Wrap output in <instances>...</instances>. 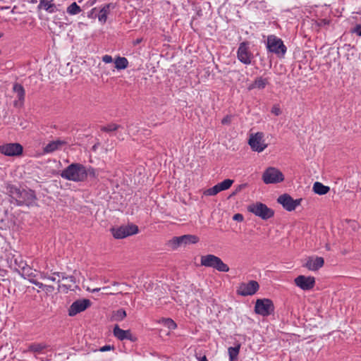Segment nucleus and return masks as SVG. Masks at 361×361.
Here are the masks:
<instances>
[{
	"label": "nucleus",
	"mask_w": 361,
	"mask_h": 361,
	"mask_svg": "<svg viewBox=\"0 0 361 361\" xmlns=\"http://www.w3.org/2000/svg\"><path fill=\"white\" fill-rule=\"evenodd\" d=\"M62 178L74 181H85L88 176L96 178L97 171L92 167L87 168L80 164H72L66 168L61 173Z\"/></svg>",
	"instance_id": "nucleus-1"
},
{
	"label": "nucleus",
	"mask_w": 361,
	"mask_h": 361,
	"mask_svg": "<svg viewBox=\"0 0 361 361\" xmlns=\"http://www.w3.org/2000/svg\"><path fill=\"white\" fill-rule=\"evenodd\" d=\"M200 264L205 267L212 268L220 272H228L229 271V267L220 257L212 254L202 255L200 257Z\"/></svg>",
	"instance_id": "nucleus-2"
},
{
	"label": "nucleus",
	"mask_w": 361,
	"mask_h": 361,
	"mask_svg": "<svg viewBox=\"0 0 361 361\" xmlns=\"http://www.w3.org/2000/svg\"><path fill=\"white\" fill-rule=\"evenodd\" d=\"M266 47L269 52L275 54L279 57H283L287 51L283 40L274 35L267 37Z\"/></svg>",
	"instance_id": "nucleus-3"
},
{
	"label": "nucleus",
	"mask_w": 361,
	"mask_h": 361,
	"mask_svg": "<svg viewBox=\"0 0 361 361\" xmlns=\"http://www.w3.org/2000/svg\"><path fill=\"white\" fill-rule=\"evenodd\" d=\"M247 210L262 220L269 219L274 215V211L272 209L259 202L250 204L247 207Z\"/></svg>",
	"instance_id": "nucleus-4"
},
{
	"label": "nucleus",
	"mask_w": 361,
	"mask_h": 361,
	"mask_svg": "<svg viewBox=\"0 0 361 361\" xmlns=\"http://www.w3.org/2000/svg\"><path fill=\"white\" fill-rule=\"evenodd\" d=\"M262 180L265 184H276L283 181L284 176L279 169L269 167L264 171Z\"/></svg>",
	"instance_id": "nucleus-5"
},
{
	"label": "nucleus",
	"mask_w": 361,
	"mask_h": 361,
	"mask_svg": "<svg viewBox=\"0 0 361 361\" xmlns=\"http://www.w3.org/2000/svg\"><path fill=\"white\" fill-rule=\"evenodd\" d=\"M274 311L273 302L268 298L257 299L255 305V312L256 314L263 317L271 314Z\"/></svg>",
	"instance_id": "nucleus-6"
},
{
	"label": "nucleus",
	"mask_w": 361,
	"mask_h": 361,
	"mask_svg": "<svg viewBox=\"0 0 361 361\" xmlns=\"http://www.w3.org/2000/svg\"><path fill=\"white\" fill-rule=\"evenodd\" d=\"M264 137V135L262 132H257L250 135L248 144L252 151L259 153L267 147Z\"/></svg>",
	"instance_id": "nucleus-7"
},
{
	"label": "nucleus",
	"mask_w": 361,
	"mask_h": 361,
	"mask_svg": "<svg viewBox=\"0 0 361 361\" xmlns=\"http://www.w3.org/2000/svg\"><path fill=\"white\" fill-rule=\"evenodd\" d=\"M137 232L138 228L134 224H128L111 229L112 235L117 239H121L129 235H135L137 233Z\"/></svg>",
	"instance_id": "nucleus-8"
},
{
	"label": "nucleus",
	"mask_w": 361,
	"mask_h": 361,
	"mask_svg": "<svg viewBox=\"0 0 361 361\" xmlns=\"http://www.w3.org/2000/svg\"><path fill=\"white\" fill-rule=\"evenodd\" d=\"M259 285L256 281H250L247 283L243 282L239 284L237 288V294L241 296H248L255 295L259 290Z\"/></svg>",
	"instance_id": "nucleus-9"
},
{
	"label": "nucleus",
	"mask_w": 361,
	"mask_h": 361,
	"mask_svg": "<svg viewBox=\"0 0 361 361\" xmlns=\"http://www.w3.org/2000/svg\"><path fill=\"white\" fill-rule=\"evenodd\" d=\"M237 58L245 65L251 64L253 54L250 50L248 42H243L239 44L237 50Z\"/></svg>",
	"instance_id": "nucleus-10"
},
{
	"label": "nucleus",
	"mask_w": 361,
	"mask_h": 361,
	"mask_svg": "<svg viewBox=\"0 0 361 361\" xmlns=\"http://www.w3.org/2000/svg\"><path fill=\"white\" fill-rule=\"evenodd\" d=\"M92 305V302L89 299L82 298L74 301L69 307L68 312L70 317L84 312Z\"/></svg>",
	"instance_id": "nucleus-11"
},
{
	"label": "nucleus",
	"mask_w": 361,
	"mask_h": 361,
	"mask_svg": "<svg viewBox=\"0 0 361 361\" xmlns=\"http://www.w3.org/2000/svg\"><path fill=\"white\" fill-rule=\"evenodd\" d=\"M277 202L281 204L286 211L292 212L301 204L302 199L294 200L288 194H283L278 197Z\"/></svg>",
	"instance_id": "nucleus-12"
},
{
	"label": "nucleus",
	"mask_w": 361,
	"mask_h": 361,
	"mask_svg": "<svg viewBox=\"0 0 361 361\" xmlns=\"http://www.w3.org/2000/svg\"><path fill=\"white\" fill-rule=\"evenodd\" d=\"M23 146L19 143H6L0 145V152L8 157H16L22 154Z\"/></svg>",
	"instance_id": "nucleus-13"
},
{
	"label": "nucleus",
	"mask_w": 361,
	"mask_h": 361,
	"mask_svg": "<svg viewBox=\"0 0 361 361\" xmlns=\"http://www.w3.org/2000/svg\"><path fill=\"white\" fill-rule=\"evenodd\" d=\"M314 278L311 276L300 275L295 279V285L304 290L312 288L314 286Z\"/></svg>",
	"instance_id": "nucleus-14"
},
{
	"label": "nucleus",
	"mask_w": 361,
	"mask_h": 361,
	"mask_svg": "<svg viewBox=\"0 0 361 361\" xmlns=\"http://www.w3.org/2000/svg\"><path fill=\"white\" fill-rule=\"evenodd\" d=\"M37 8L43 9L49 13H54L61 10V6L54 0H39Z\"/></svg>",
	"instance_id": "nucleus-15"
},
{
	"label": "nucleus",
	"mask_w": 361,
	"mask_h": 361,
	"mask_svg": "<svg viewBox=\"0 0 361 361\" xmlns=\"http://www.w3.org/2000/svg\"><path fill=\"white\" fill-rule=\"evenodd\" d=\"M13 93L16 99L14 101L15 106H22L25 100V90L22 85L14 84L13 87Z\"/></svg>",
	"instance_id": "nucleus-16"
},
{
	"label": "nucleus",
	"mask_w": 361,
	"mask_h": 361,
	"mask_svg": "<svg viewBox=\"0 0 361 361\" xmlns=\"http://www.w3.org/2000/svg\"><path fill=\"white\" fill-rule=\"evenodd\" d=\"M114 335L119 340L123 341L125 339L135 341L136 338L131 334L130 330H123L116 326L114 329Z\"/></svg>",
	"instance_id": "nucleus-17"
},
{
	"label": "nucleus",
	"mask_w": 361,
	"mask_h": 361,
	"mask_svg": "<svg viewBox=\"0 0 361 361\" xmlns=\"http://www.w3.org/2000/svg\"><path fill=\"white\" fill-rule=\"evenodd\" d=\"M324 259L321 257H310L306 263L305 267L311 271H317L324 265Z\"/></svg>",
	"instance_id": "nucleus-18"
},
{
	"label": "nucleus",
	"mask_w": 361,
	"mask_h": 361,
	"mask_svg": "<svg viewBox=\"0 0 361 361\" xmlns=\"http://www.w3.org/2000/svg\"><path fill=\"white\" fill-rule=\"evenodd\" d=\"M113 8L114 6L111 4H106L101 8L98 15V20L101 23L104 24L106 22L110 10Z\"/></svg>",
	"instance_id": "nucleus-19"
},
{
	"label": "nucleus",
	"mask_w": 361,
	"mask_h": 361,
	"mask_svg": "<svg viewBox=\"0 0 361 361\" xmlns=\"http://www.w3.org/2000/svg\"><path fill=\"white\" fill-rule=\"evenodd\" d=\"M64 145L65 142L59 140L52 141L46 145L44 151L46 153H51L57 149H61Z\"/></svg>",
	"instance_id": "nucleus-20"
},
{
	"label": "nucleus",
	"mask_w": 361,
	"mask_h": 361,
	"mask_svg": "<svg viewBox=\"0 0 361 361\" xmlns=\"http://www.w3.org/2000/svg\"><path fill=\"white\" fill-rule=\"evenodd\" d=\"M240 350V344H237L234 347H229L228 348V354L229 361H238V355Z\"/></svg>",
	"instance_id": "nucleus-21"
},
{
	"label": "nucleus",
	"mask_w": 361,
	"mask_h": 361,
	"mask_svg": "<svg viewBox=\"0 0 361 361\" xmlns=\"http://www.w3.org/2000/svg\"><path fill=\"white\" fill-rule=\"evenodd\" d=\"M312 189L314 193L320 195L326 194L330 190L329 186H326L319 182H315Z\"/></svg>",
	"instance_id": "nucleus-22"
},
{
	"label": "nucleus",
	"mask_w": 361,
	"mask_h": 361,
	"mask_svg": "<svg viewBox=\"0 0 361 361\" xmlns=\"http://www.w3.org/2000/svg\"><path fill=\"white\" fill-rule=\"evenodd\" d=\"M267 79L259 77L257 78L254 82L250 86V89L257 88L262 90L267 86Z\"/></svg>",
	"instance_id": "nucleus-23"
},
{
	"label": "nucleus",
	"mask_w": 361,
	"mask_h": 361,
	"mask_svg": "<svg viewBox=\"0 0 361 361\" xmlns=\"http://www.w3.org/2000/svg\"><path fill=\"white\" fill-rule=\"evenodd\" d=\"M199 240L200 238L195 235H182V244L184 245L196 244Z\"/></svg>",
	"instance_id": "nucleus-24"
},
{
	"label": "nucleus",
	"mask_w": 361,
	"mask_h": 361,
	"mask_svg": "<svg viewBox=\"0 0 361 361\" xmlns=\"http://www.w3.org/2000/svg\"><path fill=\"white\" fill-rule=\"evenodd\" d=\"M115 67L118 70H123L128 67V61L126 58L118 56L114 60Z\"/></svg>",
	"instance_id": "nucleus-25"
},
{
	"label": "nucleus",
	"mask_w": 361,
	"mask_h": 361,
	"mask_svg": "<svg viewBox=\"0 0 361 361\" xmlns=\"http://www.w3.org/2000/svg\"><path fill=\"white\" fill-rule=\"evenodd\" d=\"M158 322L169 330H173L177 327V324L173 320L169 318H162L159 319Z\"/></svg>",
	"instance_id": "nucleus-26"
},
{
	"label": "nucleus",
	"mask_w": 361,
	"mask_h": 361,
	"mask_svg": "<svg viewBox=\"0 0 361 361\" xmlns=\"http://www.w3.org/2000/svg\"><path fill=\"white\" fill-rule=\"evenodd\" d=\"M126 317V312L123 309L114 311L112 314V319L114 321H122Z\"/></svg>",
	"instance_id": "nucleus-27"
},
{
	"label": "nucleus",
	"mask_w": 361,
	"mask_h": 361,
	"mask_svg": "<svg viewBox=\"0 0 361 361\" xmlns=\"http://www.w3.org/2000/svg\"><path fill=\"white\" fill-rule=\"evenodd\" d=\"M80 7L75 3H72L67 8V13L69 15L73 16L77 15L81 12Z\"/></svg>",
	"instance_id": "nucleus-28"
},
{
	"label": "nucleus",
	"mask_w": 361,
	"mask_h": 361,
	"mask_svg": "<svg viewBox=\"0 0 361 361\" xmlns=\"http://www.w3.org/2000/svg\"><path fill=\"white\" fill-rule=\"evenodd\" d=\"M233 183V180L231 179H225L222 182L217 184L219 190L221 191L226 190L231 188L232 184Z\"/></svg>",
	"instance_id": "nucleus-29"
},
{
	"label": "nucleus",
	"mask_w": 361,
	"mask_h": 361,
	"mask_svg": "<svg viewBox=\"0 0 361 361\" xmlns=\"http://www.w3.org/2000/svg\"><path fill=\"white\" fill-rule=\"evenodd\" d=\"M180 245V238L174 237L167 243V246L171 250L177 249Z\"/></svg>",
	"instance_id": "nucleus-30"
},
{
	"label": "nucleus",
	"mask_w": 361,
	"mask_h": 361,
	"mask_svg": "<svg viewBox=\"0 0 361 361\" xmlns=\"http://www.w3.org/2000/svg\"><path fill=\"white\" fill-rule=\"evenodd\" d=\"M220 192H221V190H219V188L218 187V185L216 184L214 186L205 190L203 192V194L205 196H214V195H216V194H218Z\"/></svg>",
	"instance_id": "nucleus-31"
},
{
	"label": "nucleus",
	"mask_w": 361,
	"mask_h": 361,
	"mask_svg": "<svg viewBox=\"0 0 361 361\" xmlns=\"http://www.w3.org/2000/svg\"><path fill=\"white\" fill-rule=\"evenodd\" d=\"M58 292L66 293L69 290L72 288V286L69 283H60V280H58Z\"/></svg>",
	"instance_id": "nucleus-32"
},
{
	"label": "nucleus",
	"mask_w": 361,
	"mask_h": 361,
	"mask_svg": "<svg viewBox=\"0 0 361 361\" xmlns=\"http://www.w3.org/2000/svg\"><path fill=\"white\" fill-rule=\"evenodd\" d=\"M9 192L11 193V195L13 196L15 198L20 197L21 196V192L20 190L17 188L16 187L11 186L9 188Z\"/></svg>",
	"instance_id": "nucleus-33"
},
{
	"label": "nucleus",
	"mask_w": 361,
	"mask_h": 361,
	"mask_svg": "<svg viewBox=\"0 0 361 361\" xmlns=\"http://www.w3.org/2000/svg\"><path fill=\"white\" fill-rule=\"evenodd\" d=\"M271 112L275 116H279L282 112L280 105L278 104H274L271 109Z\"/></svg>",
	"instance_id": "nucleus-34"
},
{
	"label": "nucleus",
	"mask_w": 361,
	"mask_h": 361,
	"mask_svg": "<svg viewBox=\"0 0 361 361\" xmlns=\"http://www.w3.org/2000/svg\"><path fill=\"white\" fill-rule=\"evenodd\" d=\"M61 279H62V280H66L68 282L72 283L73 284H75L77 282L75 276H66L63 274H62Z\"/></svg>",
	"instance_id": "nucleus-35"
},
{
	"label": "nucleus",
	"mask_w": 361,
	"mask_h": 361,
	"mask_svg": "<svg viewBox=\"0 0 361 361\" xmlns=\"http://www.w3.org/2000/svg\"><path fill=\"white\" fill-rule=\"evenodd\" d=\"M61 276H62V273H60V272H54L52 274L51 276H49L48 278H47V280H49V281H56L57 280V277L58 278H61Z\"/></svg>",
	"instance_id": "nucleus-36"
},
{
	"label": "nucleus",
	"mask_w": 361,
	"mask_h": 361,
	"mask_svg": "<svg viewBox=\"0 0 361 361\" xmlns=\"http://www.w3.org/2000/svg\"><path fill=\"white\" fill-rule=\"evenodd\" d=\"M30 282L32 283V284H35L36 286H37L39 289L44 290V286L46 284H44L37 280H35L33 279H29Z\"/></svg>",
	"instance_id": "nucleus-37"
},
{
	"label": "nucleus",
	"mask_w": 361,
	"mask_h": 361,
	"mask_svg": "<svg viewBox=\"0 0 361 361\" xmlns=\"http://www.w3.org/2000/svg\"><path fill=\"white\" fill-rule=\"evenodd\" d=\"M54 290L55 288L53 286L46 284L43 291H44L48 295L52 293Z\"/></svg>",
	"instance_id": "nucleus-38"
},
{
	"label": "nucleus",
	"mask_w": 361,
	"mask_h": 361,
	"mask_svg": "<svg viewBox=\"0 0 361 361\" xmlns=\"http://www.w3.org/2000/svg\"><path fill=\"white\" fill-rule=\"evenodd\" d=\"M114 349V347L113 345H106L100 348L99 350L100 352H106V351H109V350H111Z\"/></svg>",
	"instance_id": "nucleus-39"
},
{
	"label": "nucleus",
	"mask_w": 361,
	"mask_h": 361,
	"mask_svg": "<svg viewBox=\"0 0 361 361\" xmlns=\"http://www.w3.org/2000/svg\"><path fill=\"white\" fill-rule=\"evenodd\" d=\"M231 118L232 116L231 115H227L221 120V123L224 125L229 124L231 121Z\"/></svg>",
	"instance_id": "nucleus-40"
},
{
	"label": "nucleus",
	"mask_w": 361,
	"mask_h": 361,
	"mask_svg": "<svg viewBox=\"0 0 361 361\" xmlns=\"http://www.w3.org/2000/svg\"><path fill=\"white\" fill-rule=\"evenodd\" d=\"M102 61L106 63H110L113 61V58L110 55H104L102 57Z\"/></svg>",
	"instance_id": "nucleus-41"
},
{
	"label": "nucleus",
	"mask_w": 361,
	"mask_h": 361,
	"mask_svg": "<svg viewBox=\"0 0 361 361\" xmlns=\"http://www.w3.org/2000/svg\"><path fill=\"white\" fill-rule=\"evenodd\" d=\"M353 32L357 34L358 36H361V25H357L354 27Z\"/></svg>",
	"instance_id": "nucleus-42"
},
{
	"label": "nucleus",
	"mask_w": 361,
	"mask_h": 361,
	"mask_svg": "<svg viewBox=\"0 0 361 361\" xmlns=\"http://www.w3.org/2000/svg\"><path fill=\"white\" fill-rule=\"evenodd\" d=\"M233 219L237 221H243V216L241 214H235L233 215Z\"/></svg>",
	"instance_id": "nucleus-43"
},
{
	"label": "nucleus",
	"mask_w": 361,
	"mask_h": 361,
	"mask_svg": "<svg viewBox=\"0 0 361 361\" xmlns=\"http://www.w3.org/2000/svg\"><path fill=\"white\" fill-rule=\"evenodd\" d=\"M118 128V126L116 124H111L108 126L107 130L112 131V130H117Z\"/></svg>",
	"instance_id": "nucleus-44"
},
{
	"label": "nucleus",
	"mask_w": 361,
	"mask_h": 361,
	"mask_svg": "<svg viewBox=\"0 0 361 361\" xmlns=\"http://www.w3.org/2000/svg\"><path fill=\"white\" fill-rule=\"evenodd\" d=\"M44 347L40 345H34L32 346V349L35 351H39L42 350Z\"/></svg>",
	"instance_id": "nucleus-45"
},
{
	"label": "nucleus",
	"mask_w": 361,
	"mask_h": 361,
	"mask_svg": "<svg viewBox=\"0 0 361 361\" xmlns=\"http://www.w3.org/2000/svg\"><path fill=\"white\" fill-rule=\"evenodd\" d=\"M87 291L89 292H91V293H95V292H98L101 290L100 288H93V289H91L90 288H87L86 289Z\"/></svg>",
	"instance_id": "nucleus-46"
},
{
	"label": "nucleus",
	"mask_w": 361,
	"mask_h": 361,
	"mask_svg": "<svg viewBox=\"0 0 361 361\" xmlns=\"http://www.w3.org/2000/svg\"><path fill=\"white\" fill-rule=\"evenodd\" d=\"M49 276L47 275V274L44 273V272H41L40 273V278L42 279H47V278L49 277Z\"/></svg>",
	"instance_id": "nucleus-47"
},
{
	"label": "nucleus",
	"mask_w": 361,
	"mask_h": 361,
	"mask_svg": "<svg viewBox=\"0 0 361 361\" xmlns=\"http://www.w3.org/2000/svg\"><path fill=\"white\" fill-rule=\"evenodd\" d=\"M199 361H208L206 356H203L199 359Z\"/></svg>",
	"instance_id": "nucleus-48"
},
{
	"label": "nucleus",
	"mask_w": 361,
	"mask_h": 361,
	"mask_svg": "<svg viewBox=\"0 0 361 361\" xmlns=\"http://www.w3.org/2000/svg\"><path fill=\"white\" fill-rule=\"evenodd\" d=\"M141 41H142V39H136V41L135 42V44H139Z\"/></svg>",
	"instance_id": "nucleus-49"
},
{
	"label": "nucleus",
	"mask_w": 361,
	"mask_h": 361,
	"mask_svg": "<svg viewBox=\"0 0 361 361\" xmlns=\"http://www.w3.org/2000/svg\"><path fill=\"white\" fill-rule=\"evenodd\" d=\"M326 249L327 250H330V246H329V244H326Z\"/></svg>",
	"instance_id": "nucleus-50"
},
{
	"label": "nucleus",
	"mask_w": 361,
	"mask_h": 361,
	"mask_svg": "<svg viewBox=\"0 0 361 361\" xmlns=\"http://www.w3.org/2000/svg\"><path fill=\"white\" fill-rule=\"evenodd\" d=\"M94 2H95V0H94V1H91V2H90V5H91V6H92V5H93V4H94Z\"/></svg>",
	"instance_id": "nucleus-51"
},
{
	"label": "nucleus",
	"mask_w": 361,
	"mask_h": 361,
	"mask_svg": "<svg viewBox=\"0 0 361 361\" xmlns=\"http://www.w3.org/2000/svg\"><path fill=\"white\" fill-rule=\"evenodd\" d=\"M3 35H4V34L0 32V38H1L3 37Z\"/></svg>",
	"instance_id": "nucleus-52"
},
{
	"label": "nucleus",
	"mask_w": 361,
	"mask_h": 361,
	"mask_svg": "<svg viewBox=\"0 0 361 361\" xmlns=\"http://www.w3.org/2000/svg\"><path fill=\"white\" fill-rule=\"evenodd\" d=\"M11 13H15V12H14V8H13V9H12Z\"/></svg>",
	"instance_id": "nucleus-53"
},
{
	"label": "nucleus",
	"mask_w": 361,
	"mask_h": 361,
	"mask_svg": "<svg viewBox=\"0 0 361 361\" xmlns=\"http://www.w3.org/2000/svg\"><path fill=\"white\" fill-rule=\"evenodd\" d=\"M108 287H104L103 289L105 290V289H107Z\"/></svg>",
	"instance_id": "nucleus-54"
}]
</instances>
